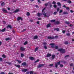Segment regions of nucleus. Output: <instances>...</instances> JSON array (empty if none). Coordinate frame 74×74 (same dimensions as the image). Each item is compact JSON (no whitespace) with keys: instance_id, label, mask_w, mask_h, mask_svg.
I'll return each mask as SVG.
<instances>
[{"instance_id":"nucleus-39","label":"nucleus","mask_w":74,"mask_h":74,"mask_svg":"<svg viewBox=\"0 0 74 74\" xmlns=\"http://www.w3.org/2000/svg\"><path fill=\"white\" fill-rule=\"evenodd\" d=\"M2 57L3 58H6V56H5V55L3 54L2 55Z\"/></svg>"},{"instance_id":"nucleus-4","label":"nucleus","mask_w":74,"mask_h":74,"mask_svg":"<svg viewBox=\"0 0 74 74\" xmlns=\"http://www.w3.org/2000/svg\"><path fill=\"white\" fill-rule=\"evenodd\" d=\"M51 46V47L52 48H54L55 47L54 46L55 45V44L54 43H51L49 44Z\"/></svg>"},{"instance_id":"nucleus-40","label":"nucleus","mask_w":74,"mask_h":74,"mask_svg":"<svg viewBox=\"0 0 74 74\" xmlns=\"http://www.w3.org/2000/svg\"><path fill=\"white\" fill-rule=\"evenodd\" d=\"M53 66V64H51L49 65V66H50V67H51Z\"/></svg>"},{"instance_id":"nucleus-63","label":"nucleus","mask_w":74,"mask_h":74,"mask_svg":"<svg viewBox=\"0 0 74 74\" xmlns=\"http://www.w3.org/2000/svg\"><path fill=\"white\" fill-rule=\"evenodd\" d=\"M49 6H50V8H51V7H52V5L51 4H50V5Z\"/></svg>"},{"instance_id":"nucleus-3","label":"nucleus","mask_w":74,"mask_h":74,"mask_svg":"<svg viewBox=\"0 0 74 74\" xmlns=\"http://www.w3.org/2000/svg\"><path fill=\"white\" fill-rule=\"evenodd\" d=\"M45 66V64H40L38 66V68H40L42 67H44Z\"/></svg>"},{"instance_id":"nucleus-26","label":"nucleus","mask_w":74,"mask_h":74,"mask_svg":"<svg viewBox=\"0 0 74 74\" xmlns=\"http://www.w3.org/2000/svg\"><path fill=\"white\" fill-rule=\"evenodd\" d=\"M66 35L67 36H70V33H66Z\"/></svg>"},{"instance_id":"nucleus-43","label":"nucleus","mask_w":74,"mask_h":74,"mask_svg":"<svg viewBox=\"0 0 74 74\" xmlns=\"http://www.w3.org/2000/svg\"><path fill=\"white\" fill-rule=\"evenodd\" d=\"M39 62V60H36L34 62V63H37V62Z\"/></svg>"},{"instance_id":"nucleus-19","label":"nucleus","mask_w":74,"mask_h":74,"mask_svg":"<svg viewBox=\"0 0 74 74\" xmlns=\"http://www.w3.org/2000/svg\"><path fill=\"white\" fill-rule=\"evenodd\" d=\"M55 55H52V59H55Z\"/></svg>"},{"instance_id":"nucleus-38","label":"nucleus","mask_w":74,"mask_h":74,"mask_svg":"<svg viewBox=\"0 0 74 74\" xmlns=\"http://www.w3.org/2000/svg\"><path fill=\"white\" fill-rule=\"evenodd\" d=\"M44 48H45V49H47L48 48H47V47L46 46H44Z\"/></svg>"},{"instance_id":"nucleus-30","label":"nucleus","mask_w":74,"mask_h":74,"mask_svg":"<svg viewBox=\"0 0 74 74\" xmlns=\"http://www.w3.org/2000/svg\"><path fill=\"white\" fill-rule=\"evenodd\" d=\"M5 4V3H4V2L2 3L1 4V5L2 6L4 5Z\"/></svg>"},{"instance_id":"nucleus-60","label":"nucleus","mask_w":74,"mask_h":74,"mask_svg":"<svg viewBox=\"0 0 74 74\" xmlns=\"http://www.w3.org/2000/svg\"><path fill=\"white\" fill-rule=\"evenodd\" d=\"M73 64H70V66L71 67V66H73Z\"/></svg>"},{"instance_id":"nucleus-59","label":"nucleus","mask_w":74,"mask_h":74,"mask_svg":"<svg viewBox=\"0 0 74 74\" xmlns=\"http://www.w3.org/2000/svg\"><path fill=\"white\" fill-rule=\"evenodd\" d=\"M37 1L38 3H41V1H40V0H38Z\"/></svg>"},{"instance_id":"nucleus-35","label":"nucleus","mask_w":74,"mask_h":74,"mask_svg":"<svg viewBox=\"0 0 74 74\" xmlns=\"http://www.w3.org/2000/svg\"><path fill=\"white\" fill-rule=\"evenodd\" d=\"M10 40V38H8L5 39V40L6 41H8V40Z\"/></svg>"},{"instance_id":"nucleus-50","label":"nucleus","mask_w":74,"mask_h":74,"mask_svg":"<svg viewBox=\"0 0 74 74\" xmlns=\"http://www.w3.org/2000/svg\"><path fill=\"white\" fill-rule=\"evenodd\" d=\"M4 8H3L2 9V11L4 12V11H5V10H6Z\"/></svg>"},{"instance_id":"nucleus-41","label":"nucleus","mask_w":74,"mask_h":74,"mask_svg":"<svg viewBox=\"0 0 74 74\" xmlns=\"http://www.w3.org/2000/svg\"><path fill=\"white\" fill-rule=\"evenodd\" d=\"M27 44V41H26L24 42V45H26Z\"/></svg>"},{"instance_id":"nucleus-16","label":"nucleus","mask_w":74,"mask_h":74,"mask_svg":"<svg viewBox=\"0 0 74 74\" xmlns=\"http://www.w3.org/2000/svg\"><path fill=\"white\" fill-rule=\"evenodd\" d=\"M6 29L5 28L3 29H2L0 32H4L5 31Z\"/></svg>"},{"instance_id":"nucleus-20","label":"nucleus","mask_w":74,"mask_h":74,"mask_svg":"<svg viewBox=\"0 0 74 74\" xmlns=\"http://www.w3.org/2000/svg\"><path fill=\"white\" fill-rule=\"evenodd\" d=\"M38 16H40L41 15H42V14L40 13H37Z\"/></svg>"},{"instance_id":"nucleus-62","label":"nucleus","mask_w":74,"mask_h":74,"mask_svg":"<svg viewBox=\"0 0 74 74\" xmlns=\"http://www.w3.org/2000/svg\"><path fill=\"white\" fill-rule=\"evenodd\" d=\"M73 25H72L71 24H70V25H69V26L70 27H72V26H73Z\"/></svg>"},{"instance_id":"nucleus-9","label":"nucleus","mask_w":74,"mask_h":74,"mask_svg":"<svg viewBox=\"0 0 74 74\" xmlns=\"http://www.w3.org/2000/svg\"><path fill=\"white\" fill-rule=\"evenodd\" d=\"M14 65L15 66H16V67H18V69H19V68L21 67V66L19 65L14 64Z\"/></svg>"},{"instance_id":"nucleus-31","label":"nucleus","mask_w":74,"mask_h":74,"mask_svg":"<svg viewBox=\"0 0 74 74\" xmlns=\"http://www.w3.org/2000/svg\"><path fill=\"white\" fill-rule=\"evenodd\" d=\"M51 26V24L49 23L47 25V27H50V26Z\"/></svg>"},{"instance_id":"nucleus-37","label":"nucleus","mask_w":74,"mask_h":74,"mask_svg":"<svg viewBox=\"0 0 74 74\" xmlns=\"http://www.w3.org/2000/svg\"><path fill=\"white\" fill-rule=\"evenodd\" d=\"M63 14H68V13H67V12H64L63 13Z\"/></svg>"},{"instance_id":"nucleus-5","label":"nucleus","mask_w":74,"mask_h":74,"mask_svg":"<svg viewBox=\"0 0 74 74\" xmlns=\"http://www.w3.org/2000/svg\"><path fill=\"white\" fill-rule=\"evenodd\" d=\"M47 38H48V39H49V40H51V39H54V38H55V37L48 36L47 37Z\"/></svg>"},{"instance_id":"nucleus-1","label":"nucleus","mask_w":74,"mask_h":74,"mask_svg":"<svg viewBox=\"0 0 74 74\" xmlns=\"http://www.w3.org/2000/svg\"><path fill=\"white\" fill-rule=\"evenodd\" d=\"M58 51H60V52L62 53H64L66 52V50L63 49H59L58 50Z\"/></svg>"},{"instance_id":"nucleus-23","label":"nucleus","mask_w":74,"mask_h":74,"mask_svg":"<svg viewBox=\"0 0 74 74\" xmlns=\"http://www.w3.org/2000/svg\"><path fill=\"white\" fill-rule=\"evenodd\" d=\"M6 63H7V64H8L9 65H11V64H12V63L11 62H6Z\"/></svg>"},{"instance_id":"nucleus-22","label":"nucleus","mask_w":74,"mask_h":74,"mask_svg":"<svg viewBox=\"0 0 74 74\" xmlns=\"http://www.w3.org/2000/svg\"><path fill=\"white\" fill-rule=\"evenodd\" d=\"M58 6H61V4L60 2H58L57 3Z\"/></svg>"},{"instance_id":"nucleus-12","label":"nucleus","mask_w":74,"mask_h":74,"mask_svg":"<svg viewBox=\"0 0 74 74\" xmlns=\"http://www.w3.org/2000/svg\"><path fill=\"white\" fill-rule=\"evenodd\" d=\"M59 23H60V22L59 21H56L55 23V25H59Z\"/></svg>"},{"instance_id":"nucleus-47","label":"nucleus","mask_w":74,"mask_h":74,"mask_svg":"<svg viewBox=\"0 0 74 74\" xmlns=\"http://www.w3.org/2000/svg\"><path fill=\"white\" fill-rule=\"evenodd\" d=\"M66 9L67 10H68V11H69V10H70L69 8H66Z\"/></svg>"},{"instance_id":"nucleus-45","label":"nucleus","mask_w":74,"mask_h":74,"mask_svg":"<svg viewBox=\"0 0 74 74\" xmlns=\"http://www.w3.org/2000/svg\"><path fill=\"white\" fill-rule=\"evenodd\" d=\"M57 12H54L53 14L54 15H56V14H57Z\"/></svg>"},{"instance_id":"nucleus-34","label":"nucleus","mask_w":74,"mask_h":74,"mask_svg":"<svg viewBox=\"0 0 74 74\" xmlns=\"http://www.w3.org/2000/svg\"><path fill=\"white\" fill-rule=\"evenodd\" d=\"M24 56V54L22 53H21V57H23Z\"/></svg>"},{"instance_id":"nucleus-13","label":"nucleus","mask_w":74,"mask_h":74,"mask_svg":"<svg viewBox=\"0 0 74 74\" xmlns=\"http://www.w3.org/2000/svg\"><path fill=\"white\" fill-rule=\"evenodd\" d=\"M22 66H26V63L25 62H23L21 64Z\"/></svg>"},{"instance_id":"nucleus-18","label":"nucleus","mask_w":74,"mask_h":74,"mask_svg":"<svg viewBox=\"0 0 74 74\" xmlns=\"http://www.w3.org/2000/svg\"><path fill=\"white\" fill-rule=\"evenodd\" d=\"M29 58L30 60H34V58L32 57H29Z\"/></svg>"},{"instance_id":"nucleus-25","label":"nucleus","mask_w":74,"mask_h":74,"mask_svg":"<svg viewBox=\"0 0 74 74\" xmlns=\"http://www.w3.org/2000/svg\"><path fill=\"white\" fill-rule=\"evenodd\" d=\"M38 49V47H36L35 50V51L36 52V51H37Z\"/></svg>"},{"instance_id":"nucleus-32","label":"nucleus","mask_w":74,"mask_h":74,"mask_svg":"<svg viewBox=\"0 0 74 74\" xmlns=\"http://www.w3.org/2000/svg\"><path fill=\"white\" fill-rule=\"evenodd\" d=\"M27 16H30V13L29 12H27Z\"/></svg>"},{"instance_id":"nucleus-54","label":"nucleus","mask_w":74,"mask_h":74,"mask_svg":"<svg viewBox=\"0 0 74 74\" xmlns=\"http://www.w3.org/2000/svg\"><path fill=\"white\" fill-rule=\"evenodd\" d=\"M62 33H65V32H66V31H65V30H63V31H62Z\"/></svg>"},{"instance_id":"nucleus-6","label":"nucleus","mask_w":74,"mask_h":74,"mask_svg":"<svg viewBox=\"0 0 74 74\" xmlns=\"http://www.w3.org/2000/svg\"><path fill=\"white\" fill-rule=\"evenodd\" d=\"M21 20V21H23L22 18L21 17H18L17 18V21H19V20Z\"/></svg>"},{"instance_id":"nucleus-46","label":"nucleus","mask_w":74,"mask_h":74,"mask_svg":"<svg viewBox=\"0 0 74 74\" xmlns=\"http://www.w3.org/2000/svg\"><path fill=\"white\" fill-rule=\"evenodd\" d=\"M58 46H55V49H58Z\"/></svg>"},{"instance_id":"nucleus-51","label":"nucleus","mask_w":74,"mask_h":74,"mask_svg":"<svg viewBox=\"0 0 74 74\" xmlns=\"http://www.w3.org/2000/svg\"><path fill=\"white\" fill-rule=\"evenodd\" d=\"M54 8H56L57 6L56 5H54L53 6Z\"/></svg>"},{"instance_id":"nucleus-28","label":"nucleus","mask_w":74,"mask_h":74,"mask_svg":"<svg viewBox=\"0 0 74 74\" xmlns=\"http://www.w3.org/2000/svg\"><path fill=\"white\" fill-rule=\"evenodd\" d=\"M56 21V20H52L51 21V22H55Z\"/></svg>"},{"instance_id":"nucleus-58","label":"nucleus","mask_w":74,"mask_h":74,"mask_svg":"<svg viewBox=\"0 0 74 74\" xmlns=\"http://www.w3.org/2000/svg\"><path fill=\"white\" fill-rule=\"evenodd\" d=\"M43 44H44V45H47V43L45 42L44 43H43Z\"/></svg>"},{"instance_id":"nucleus-27","label":"nucleus","mask_w":74,"mask_h":74,"mask_svg":"<svg viewBox=\"0 0 74 74\" xmlns=\"http://www.w3.org/2000/svg\"><path fill=\"white\" fill-rule=\"evenodd\" d=\"M43 14L44 15L45 17H46L47 16L46 15H47V13H45V12H44V13H43Z\"/></svg>"},{"instance_id":"nucleus-15","label":"nucleus","mask_w":74,"mask_h":74,"mask_svg":"<svg viewBox=\"0 0 74 74\" xmlns=\"http://www.w3.org/2000/svg\"><path fill=\"white\" fill-rule=\"evenodd\" d=\"M54 30H56L57 31H58V32H59V29L58 28H54Z\"/></svg>"},{"instance_id":"nucleus-49","label":"nucleus","mask_w":74,"mask_h":74,"mask_svg":"<svg viewBox=\"0 0 74 74\" xmlns=\"http://www.w3.org/2000/svg\"><path fill=\"white\" fill-rule=\"evenodd\" d=\"M60 67H63V65H62V64H60Z\"/></svg>"},{"instance_id":"nucleus-52","label":"nucleus","mask_w":74,"mask_h":74,"mask_svg":"<svg viewBox=\"0 0 74 74\" xmlns=\"http://www.w3.org/2000/svg\"><path fill=\"white\" fill-rule=\"evenodd\" d=\"M26 29H23V30L22 31V32H23L24 31H26Z\"/></svg>"},{"instance_id":"nucleus-36","label":"nucleus","mask_w":74,"mask_h":74,"mask_svg":"<svg viewBox=\"0 0 74 74\" xmlns=\"http://www.w3.org/2000/svg\"><path fill=\"white\" fill-rule=\"evenodd\" d=\"M49 2H48L47 3L45 4V6H46V7H47L48 6V4L49 3Z\"/></svg>"},{"instance_id":"nucleus-2","label":"nucleus","mask_w":74,"mask_h":74,"mask_svg":"<svg viewBox=\"0 0 74 74\" xmlns=\"http://www.w3.org/2000/svg\"><path fill=\"white\" fill-rule=\"evenodd\" d=\"M60 64V62L59 61V62H57L56 63H55V67L56 68H57L58 67V65H59Z\"/></svg>"},{"instance_id":"nucleus-48","label":"nucleus","mask_w":74,"mask_h":74,"mask_svg":"<svg viewBox=\"0 0 74 74\" xmlns=\"http://www.w3.org/2000/svg\"><path fill=\"white\" fill-rule=\"evenodd\" d=\"M56 2H55V1H53V3H52V4H56Z\"/></svg>"},{"instance_id":"nucleus-55","label":"nucleus","mask_w":74,"mask_h":74,"mask_svg":"<svg viewBox=\"0 0 74 74\" xmlns=\"http://www.w3.org/2000/svg\"><path fill=\"white\" fill-rule=\"evenodd\" d=\"M0 74H5V73L4 72H1Z\"/></svg>"},{"instance_id":"nucleus-14","label":"nucleus","mask_w":74,"mask_h":74,"mask_svg":"<svg viewBox=\"0 0 74 74\" xmlns=\"http://www.w3.org/2000/svg\"><path fill=\"white\" fill-rule=\"evenodd\" d=\"M38 38V36H34V40L37 39Z\"/></svg>"},{"instance_id":"nucleus-29","label":"nucleus","mask_w":74,"mask_h":74,"mask_svg":"<svg viewBox=\"0 0 74 74\" xmlns=\"http://www.w3.org/2000/svg\"><path fill=\"white\" fill-rule=\"evenodd\" d=\"M17 61L18 62V63L19 64L21 63V61L18 60H17Z\"/></svg>"},{"instance_id":"nucleus-33","label":"nucleus","mask_w":74,"mask_h":74,"mask_svg":"<svg viewBox=\"0 0 74 74\" xmlns=\"http://www.w3.org/2000/svg\"><path fill=\"white\" fill-rule=\"evenodd\" d=\"M67 3H69V4H71V1L70 0H68L67 1Z\"/></svg>"},{"instance_id":"nucleus-8","label":"nucleus","mask_w":74,"mask_h":74,"mask_svg":"<svg viewBox=\"0 0 74 74\" xmlns=\"http://www.w3.org/2000/svg\"><path fill=\"white\" fill-rule=\"evenodd\" d=\"M19 9H16V10H15L12 13H16V12H19Z\"/></svg>"},{"instance_id":"nucleus-7","label":"nucleus","mask_w":74,"mask_h":74,"mask_svg":"<svg viewBox=\"0 0 74 74\" xmlns=\"http://www.w3.org/2000/svg\"><path fill=\"white\" fill-rule=\"evenodd\" d=\"M27 71V69H23L22 70V72H26Z\"/></svg>"},{"instance_id":"nucleus-21","label":"nucleus","mask_w":74,"mask_h":74,"mask_svg":"<svg viewBox=\"0 0 74 74\" xmlns=\"http://www.w3.org/2000/svg\"><path fill=\"white\" fill-rule=\"evenodd\" d=\"M64 44L66 45H67L69 44V42L67 41L64 42Z\"/></svg>"},{"instance_id":"nucleus-53","label":"nucleus","mask_w":74,"mask_h":74,"mask_svg":"<svg viewBox=\"0 0 74 74\" xmlns=\"http://www.w3.org/2000/svg\"><path fill=\"white\" fill-rule=\"evenodd\" d=\"M30 74H33V72L32 71H30Z\"/></svg>"},{"instance_id":"nucleus-10","label":"nucleus","mask_w":74,"mask_h":74,"mask_svg":"<svg viewBox=\"0 0 74 74\" xmlns=\"http://www.w3.org/2000/svg\"><path fill=\"white\" fill-rule=\"evenodd\" d=\"M25 48L23 47H21L20 48V50L21 51H25Z\"/></svg>"},{"instance_id":"nucleus-42","label":"nucleus","mask_w":74,"mask_h":74,"mask_svg":"<svg viewBox=\"0 0 74 74\" xmlns=\"http://www.w3.org/2000/svg\"><path fill=\"white\" fill-rule=\"evenodd\" d=\"M0 62H2V61H3V60L1 58H0Z\"/></svg>"},{"instance_id":"nucleus-44","label":"nucleus","mask_w":74,"mask_h":74,"mask_svg":"<svg viewBox=\"0 0 74 74\" xmlns=\"http://www.w3.org/2000/svg\"><path fill=\"white\" fill-rule=\"evenodd\" d=\"M62 12H63V10H60V11L59 13L60 14V13H62Z\"/></svg>"},{"instance_id":"nucleus-56","label":"nucleus","mask_w":74,"mask_h":74,"mask_svg":"<svg viewBox=\"0 0 74 74\" xmlns=\"http://www.w3.org/2000/svg\"><path fill=\"white\" fill-rule=\"evenodd\" d=\"M58 37H59L58 36H55V38H58Z\"/></svg>"},{"instance_id":"nucleus-57","label":"nucleus","mask_w":74,"mask_h":74,"mask_svg":"<svg viewBox=\"0 0 74 74\" xmlns=\"http://www.w3.org/2000/svg\"><path fill=\"white\" fill-rule=\"evenodd\" d=\"M12 32H13L14 33H15V29H13L12 30Z\"/></svg>"},{"instance_id":"nucleus-24","label":"nucleus","mask_w":74,"mask_h":74,"mask_svg":"<svg viewBox=\"0 0 74 74\" xmlns=\"http://www.w3.org/2000/svg\"><path fill=\"white\" fill-rule=\"evenodd\" d=\"M65 23H66V24H67V25H69V24L70 23L69 22L67 21H66L65 22Z\"/></svg>"},{"instance_id":"nucleus-11","label":"nucleus","mask_w":74,"mask_h":74,"mask_svg":"<svg viewBox=\"0 0 74 74\" xmlns=\"http://www.w3.org/2000/svg\"><path fill=\"white\" fill-rule=\"evenodd\" d=\"M7 29H8V28H10V29H12V27L11 26V25H8L7 27Z\"/></svg>"},{"instance_id":"nucleus-61","label":"nucleus","mask_w":74,"mask_h":74,"mask_svg":"<svg viewBox=\"0 0 74 74\" xmlns=\"http://www.w3.org/2000/svg\"><path fill=\"white\" fill-rule=\"evenodd\" d=\"M3 12H5V13L7 12V10H5V11H4Z\"/></svg>"},{"instance_id":"nucleus-17","label":"nucleus","mask_w":74,"mask_h":74,"mask_svg":"<svg viewBox=\"0 0 74 74\" xmlns=\"http://www.w3.org/2000/svg\"><path fill=\"white\" fill-rule=\"evenodd\" d=\"M51 56V54L50 53H48L47 54V57H50Z\"/></svg>"},{"instance_id":"nucleus-64","label":"nucleus","mask_w":74,"mask_h":74,"mask_svg":"<svg viewBox=\"0 0 74 74\" xmlns=\"http://www.w3.org/2000/svg\"><path fill=\"white\" fill-rule=\"evenodd\" d=\"M8 74H13V73H10V72H9L8 73Z\"/></svg>"}]
</instances>
